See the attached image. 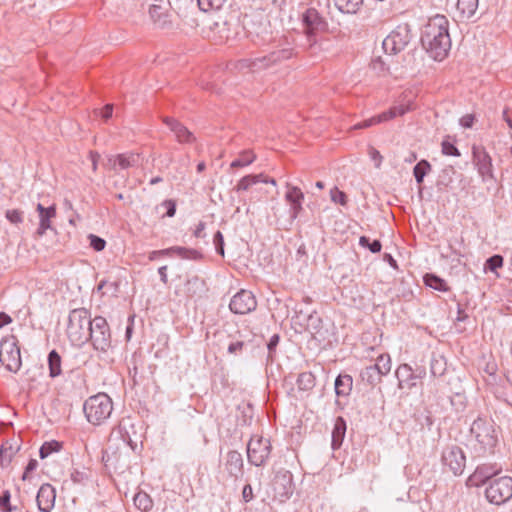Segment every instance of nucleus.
<instances>
[{"instance_id": "6e6d98bb", "label": "nucleus", "mask_w": 512, "mask_h": 512, "mask_svg": "<svg viewBox=\"0 0 512 512\" xmlns=\"http://www.w3.org/2000/svg\"><path fill=\"white\" fill-rule=\"evenodd\" d=\"M242 497L245 502H249L253 499V491L251 485L247 484L243 487Z\"/></svg>"}, {"instance_id": "37998d69", "label": "nucleus", "mask_w": 512, "mask_h": 512, "mask_svg": "<svg viewBox=\"0 0 512 512\" xmlns=\"http://www.w3.org/2000/svg\"><path fill=\"white\" fill-rule=\"evenodd\" d=\"M257 183H258V178L257 177H251V175H247V176H244L243 178L240 179V181L238 182V184H237L235 189L237 191H246L252 185L257 184Z\"/></svg>"}, {"instance_id": "5fc2aeb1", "label": "nucleus", "mask_w": 512, "mask_h": 512, "mask_svg": "<svg viewBox=\"0 0 512 512\" xmlns=\"http://www.w3.org/2000/svg\"><path fill=\"white\" fill-rule=\"evenodd\" d=\"M473 123H474V116L472 114H467L460 119V124L464 128H471Z\"/></svg>"}, {"instance_id": "f704fd0d", "label": "nucleus", "mask_w": 512, "mask_h": 512, "mask_svg": "<svg viewBox=\"0 0 512 512\" xmlns=\"http://www.w3.org/2000/svg\"><path fill=\"white\" fill-rule=\"evenodd\" d=\"M48 365L49 374L52 378H55L61 374V357L55 350H52L48 354Z\"/></svg>"}, {"instance_id": "de8ad7c7", "label": "nucleus", "mask_w": 512, "mask_h": 512, "mask_svg": "<svg viewBox=\"0 0 512 512\" xmlns=\"http://www.w3.org/2000/svg\"><path fill=\"white\" fill-rule=\"evenodd\" d=\"M213 242L217 253L220 254L221 256H224V238L223 234L220 231H217L214 234Z\"/></svg>"}, {"instance_id": "09e8293b", "label": "nucleus", "mask_w": 512, "mask_h": 512, "mask_svg": "<svg viewBox=\"0 0 512 512\" xmlns=\"http://www.w3.org/2000/svg\"><path fill=\"white\" fill-rule=\"evenodd\" d=\"M442 152L448 156H460L459 150L456 146L448 141L442 142Z\"/></svg>"}, {"instance_id": "cd10ccee", "label": "nucleus", "mask_w": 512, "mask_h": 512, "mask_svg": "<svg viewBox=\"0 0 512 512\" xmlns=\"http://www.w3.org/2000/svg\"><path fill=\"white\" fill-rule=\"evenodd\" d=\"M110 162L113 161V167L115 168L118 164L121 169H127L129 167L137 166L140 162L139 154H119L114 159H109Z\"/></svg>"}, {"instance_id": "864d4df0", "label": "nucleus", "mask_w": 512, "mask_h": 512, "mask_svg": "<svg viewBox=\"0 0 512 512\" xmlns=\"http://www.w3.org/2000/svg\"><path fill=\"white\" fill-rule=\"evenodd\" d=\"M369 155L371 159L375 162V167L379 168L382 162V156L378 150H376L373 147H370L369 149Z\"/></svg>"}, {"instance_id": "39448f33", "label": "nucleus", "mask_w": 512, "mask_h": 512, "mask_svg": "<svg viewBox=\"0 0 512 512\" xmlns=\"http://www.w3.org/2000/svg\"><path fill=\"white\" fill-rule=\"evenodd\" d=\"M487 501L494 505H502L512 498V477L501 476L490 480L485 488Z\"/></svg>"}, {"instance_id": "20e7f679", "label": "nucleus", "mask_w": 512, "mask_h": 512, "mask_svg": "<svg viewBox=\"0 0 512 512\" xmlns=\"http://www.w3.org/2000/svg\"><path fill=\"white\" fill-rule=\"evenodd\" d=\"M83 410L90 423L99 425L110 417L113 410L112 400L107 394L99 393L85 401Z\"/></svg>"}, {"instance_id": "2f4dec72", "label": "nucleus", "mask_w": 512, "mask_h": 512, "mask_svg": "<svg viewBox=\"0 0 512 512\" xmlns=\"http://www.w3.org/2000/svg\"><path fill=\"white\" fill-rule=\"evenodd\" d=\"M424 283L428 287L441 292H447L450 289L446 281L435 274H426L424 276Z\"/></svg>"}, {"instance_id": "a878e982", "label": "nucleus", "mask_w": 512, "mask_h": 512, "mask_svg": "<svg viewBox=\"0 0 512 512\" xmlns=\"http://www.w3.org/2000/svg\"><path fill=\"white\" fill-rule=\"evenodd\" d=\"M149 15L151 20L159 28H166L170 25L168 15L165 12L164 7L158 4H152L149 8Z\"/></svg>"}, {"instance_id": "e2e57ef3", "label": "nucleus", "mask_w": 512, "mask_h": 512, "mask_svg": "<svg viewBox=\"0 0 512 512\" xmlns=\"http://www.w3.org/2000/svg\"><path fill=\"white\" fill-rule=\"evenodd\" d=\"M12 321L11 317L4 312L0 313V329Z\"/></svg>"}, {"instance_id": "6e6552de", "label": "nucleus", "mask_w": 512, "mask_h": 512, "mask_svg": "<svg viewBox=\"0 0 512 512\" xmlns=\"http://www.w3.org/2000/svg\"><path fill=\"white\" fill-rule=\"evenodd\" d=\"M411 37V30L408 24L398 25L383 40V49L387 54L395 55L406 48L411 41Z\"/></svg>"}, {"instance_id": "ea45409f", "label": "nucleus", "mask_w": 512, "mask_h": 512, "mask_svg": "<svg viewBox=\"0 0 512 512\" xmlns=\"http://www.w3.org/2000/svg\"><path fill=\"white\" fill-rule=\"evenodd\" d=\"M61 449V444L57 441L45 442L40 450L39 455L42 459L48 457L52 452H58Z\"/></svg>"}, {"instance_id": "49530a36", "label": "nucleus", "mask_w": 512, "mask_h": 512, "mask_svg": "<svg viewBox=\"0 0 512 512\" xmlns=\"http://www.w3.org/2000/svg\"><path fill=\"white\" fill-rule=\"evenodd\" d=\"M89 240H90V246L95 250V251H102L105 246H106V241L99 237V236H96L94 234H90L88 236Z\"/></svg>"}, {"instance_id": "dca6fc26", "label": "nucleus", "mask_w": 512, "mask_h": 512, "mask_svg": "<svg viewBox=\"0 0 512 512\" xmlns=\"http://www.w3.org/2000/svg\"><path fill=\"white\" fill-rule=\"evenodd\" d=\"M395 374L398 379V387L400 389L411 390L416 386L417 380L425 375V370L421 369L417 373H414L408 364H401Z\"/></svg>"}, {"instance_id": "a18cd8bd", "label": "nucleus", "mask_w": 512, "mask_h": 512, "mask_svg": "<svg viewBox=\"0 0 512 512\" xmlns=\"http://www.w3.org/2000/svg\"><path fill=\"white\" fill-rule=\"evenodd\" d=\"M247 347H248V343H246L242 340H237L235 342H231L228 345V353L233 354V355H238V354H241L243 352V350L246 349Z\"/></svg>"}, {"instance_id": "7c9ffc66", "label": "nucleus", "mask_w": 512, "mask_h": 512, "mask_svg": "<svg viewBox=\"0 0 512 512\" xmlns=\"http://www.w3.org/2000/svg\"><path fill=\"white\" fill-rule=\"evenodd\" d=\"M334 2L339 11L348 14L356 13L363 4V0H334Z\"/></svg>"}, {"instance_id": "c9c22d12", "label": "nucleus", "mask_w": 512, "mask_h": 512, "mask_svg": "<svg viewBox=\"0 0 512 512\" xmlns=\"http://www.w3.org/2000/svg\"><path fill=\"white\" fill-rule=\"evenodd\" d=\"M381 375H387L391 370V359L388 354H381L377 357L376 363L372 365Z\"/></svg>"}, {"instance_id": "7ed1b4c3", "label": "nucleus", "mask_w": 512, "mask_h": 512, "mask_svg": "<svg viewBox=\"0 0 512 512\" xmlns=\"http://www.w3.org/2000/svg\"><path fill=\"white\" fill-rule=\"evenodd\" d=\"M93 319L91 313L86 308L73 309L69 313L67 335L69 340L77 346L88 342L89 329Z\"/></svg>"}, {"instance_id": "f3484780", "label": "nucleus", "mask_w": 512, "mask_h": 512, "mask_svg": "<svg viewBox=\"0 0 512 512\" xmlns=\"http://www.w3.org/2000/svg\"><path fill=\"white\" fill-rule=\"evenodd\" d=\"M286 194L285 200L289 204V214L291 219H296L299 213L302 211V203L304 200V193L302 190L292 185L290 182L285 183Z\"/></svg>"}, {"instance_id": "aec40b11", "label": "nucleus", "mask_w": 512, "mask_h": 512, "mask_svg": "<svg viewBox=\"0 0 512 512\" xmlns=\"http://www.w3.org/2000/svg\"><path fill=\"white\" fill-rule=\"evenodd\" d=\"M163 122L169 127L171 132L174 133L175 138L179 143L190 144L196 140L193 133L178 120L170 117H164Z\"/></svg>"}, {"instance_id": "1a4fd4ad", "label": "nucleus", "mask_w": 512, "mask_h": 512, "mask_svg": "<svg viewBox=\"0 0 512 512\" xmlns=\"http://www.w3.org/2000/svg\"><path fill=\"white\" fill-rule=\"evenodd\" d=\"M271 453V444L268 439L261 436H253L247 445V458L250 464L262 466Z\"/></svg>"}, {"instance_id": "f03ea898", "label": "nucleus", "mask_w": 512, "mask_h": 512, "mask_svg": "<svg viewBox=\"0 0 512 512\" xmlns=\"http://www.w3.org/2000/svg\"><path fill=\"white\" fill-rule=\"evenodd\" d=\"M469 442L476 456L492 453L498 442L494 422L482 417L474 420L470 427Z\"/></svg>"}, {"instance_id": "8fccbe9b", "label": "nucleus", "mask_w": 512, "mask_h": 512, "mask_svg": "<svg viewBox=\"0 0 512 512\" xmlns=\"http://www.w3.org/2000/svg\"><path fill=\"white\" fill-rule=\"evenodd\" d=\"M6 218L13 224H18L23 221L22 212L14 209L6 212Z\"/></svg>"}, {"instance_id": "c85d7f7f", "label": "nucleus", "mask_w": 512, "mask_h": 512, "mask_svg": "<svg viewBox=\"0 0 512 512\" xmlns=\"http://www.w3.org/2000/svg\"><path fill=\"white\" fill-rule=\"evenodd\" d=\"M478 8V0H458L457 10L461 19H470L474 16Z\"/></svg>"}, {"instance_id": "0e129e2a", "label": "nucleus", "mask_w": 512, "mask_h": 512, "mask_svg": "<svg viewBox=\"0 0 512 512\" xmlns=\"http://www.w3.org/2000/svg\"><path fill=\"white\" fill-rule=\"evenodd\" d=\"M204 229H205V223H204V222H200V223L197 225V227H196V229H195V231H194V235H195L196 237H198V238L203 237V236H204V235H203V231H204Z\"/></svg>"}, {"instance_id": "79ce46f5", "label": "nucleus", "mask_w": 512, "mask_h": 512, "mask_svg": "<svg viewBox=\"0 0 512 512\" xmlns=\"http://www.w3.org/2000/svg\"><path fill=\"white\" fill-rule=\"evenodd\" d=\"M330 199L332 202L339 204L341 206L347 205V195L339 190L337 187H333L330 190Z\"/></svg>"}, {"instance_id": "423d86ee", "label": "nucleus", "mask_w": 512, "mask_h": 512, "mask_svg": "<svg viewBox=\"0 0 512 512\" xmlns=\"http://www.w3.org/2000/svg\"><path fill=\"white\" fill-rule=\"evenodd\" d=\"M0 362L13 373L21 368L20 348L14 335L7 336L0 342Z\"/></svg>"}, {"instance_id": "4d7b16f0", "label": "nucleus", "mask_w": 512, "mask_h": 512, "mask_svg": "<svg viewBox=\"0 0 512 512\" xmlns=\"http://www.w3.org/2000/svg\"><path fill=\"white\" fill-rule=\"evenodd\" d=\"M37 466H38L37 460L31 459L25 468L22 478L25 480L28 477L29 473L34 471L37 468Z\"/></svg>"}, {"instance_id": "6ab92c4d", "label": "nucleus", "mask_w": 512, "mask_h": 512, "mask_svg": "<svg viewBox=\"0 0 512 512\" xmlns=\"http://www.w3.org/2000/svg\"><path fill=\"white\" fill-rule=\"evenodd\" d=\"M272 485L278 496L288 498L293 492L292 474L286 470L277 472Z\"/></svg>"}, {"instance_id": "4c0bfd02", "label": "nucleus", "mask_w": 512, "mask_h": 512, "mask_svg": "<svg viewBox=\"0 0 512 512\" xmlns=\"http://www.w3.org/2000/svg\"><path fill=\"white\" fill-rule=\"evenodd\" d=\"M256 159V156L251 151H243L240 156L232 161L231 168H239V167H245L250 165L254 160Z\"/></svg>"}, {"instance_id": "2eb2a0df", "label": "nucleus", "mask_w": 512, "mask_h": 512, "mask_svg": "<svg viewBox=\"0 0 512 512\" xmlns=\"http://www.w3.org/2000/svg\"><path fill=\"white\" fill-rule=\"evenodd\" d=\"M409 110H410V105L401 104V105L394 106L386 112H383L377 116L371 117L367 120H364V121L356 124L354 126V129H364V128L371 127L373 125L393 119L397 116H402Z\"/></svg>"}, {"instance_id": "5701e85b", "label": "nucleus", "mask_w": 512, "mask_h": 512, "mask_svg": "<svg viewBox=\"0 0 512 512\" xmlns=\"http://www.w3.org/2000/svg\"><path fill=\"white\" fill-rule=\"evenodd\" d=\"M173 254H177L182 258H193L196 259L199 256V253L196 250H189L183 247H171L162 250H155L149 253L148 259L150 261L156 260L160 256H172Z\"/></svg>"}, {"instance_id": "c03bdc74", "label": "nucleus", "mask_w": 512, "mask_h": 512, "mask_svg": "<svg viewBox=\"0 0 512 512\" xmlns=\"http://www.w3.org/2000/svg\"><path fill=\"white\" fill-rule=\"evenodd\" d=\"M503 266V257L501 255H493L487 259L485 267L494 272Z\"/></svg>"}, {"instance_id": "9b49d317", "label": "nucleus", "mask_w": 512, "mask_h": 512, "mask_svg": "<svg viewBox=\"0 0 512 512\" xmlns=\"http://www.w3.org/2000/svg\"><path fill=\"white\" fill-rule=\"evenodd\" d=\"M304 32L307 36L309 45L312 46L316 43L315 36L319 31H322L326 27L325 21L322 19L316 9H308L302 17Z\"/></svg>"}, {"instance_id": "a211bd4d", "label": "nucleus", "mask_w": 512, "mask_h": 512, "mask_svg": "<svg viewBox=\"0 0 512 512\" xmlns=\"http://www.w3.org/2000/svg\"><path fill=\"white\" fill-rule=\"evenodd\" d=\"M473 159L483 180L493 179V165L490 155L483 148H473Z\"/></svg>"}, {"instance_id": "e433bc0d", "label": "nucleus", "mask_w": 512, "mask_h": 512, "mask_svg": "<svg viewBox=\"0 0 512 512\" xmlns=\"http://www.w3.org/2000/svg\"><path fill=\"white\" fill-rule=\"evenodd\" d=\"M431 170V165L427 160L419 161L413 169L415 180L418 184H421L424 180L425 175Z\"/></svg>"}, {"instance_id": "3c124183", "label": "nucleus", "mask_w": 512, "mask_h": 512, "mask_svg": "<svg viewBox=\"0 0 512 512\" xmlns=\"http://www.w3.org/2000/svg\"><path fill=\"white\" fill-rule=\"evenodd\" d=\"M10 502V493L8 491L3 492L0 495V508L3 512H11L12 508L9 505Z\"/></svg>"}, {"instance_id": "bb28decb", "label": "nucleus", "mask_w": 512, "mask_h": 512, "mask_svg": "<svg viewBox=\"0 0 512 512\" xmlns=\"http://www.w3.org/2000/svg\"><path fill=\"white\" fill-rule=\"evenodd\" d=\"M353 379L348 374H340L335 379V393L337 396H348L352 390Z\"/></svg>"}, {"instance_id": "0eeeda50", "label": "nucleus", "mask_w": 512, "mask_h": 512, "mask_svg": "<svg viewBox=\"0 0 512 512\" xmlns=\"http://www.w3.org/2000/svg\"><path fill=\"white\" fill-rule=\"evenodd\" d=\"M88 341H91L94 349L106 352L111 346V332L105 318L97 316L93 319L89 329Z\"/></svg>"}, {"instance_id": "58836bf2", "label": "nucleus", "mask_w": 512, "mask_h": 512, "mask_svg": "<svg viewBox=\"0 0 512 512\" xmlns=\"http://www.w3.org/2000/svg\"><path fill=\"white\" fill-rule=\"evenodd\" d=\"M297 384L300 390H310L315 385V377L311 372H304L298 376Z\"/></svg>"}, {"instance_id": "ddd939ff", "label": "nucleus", "mask_w": 512, "mask_h": 512, "mask_svg": "<svg viewBox=\"0 0 512 512\" xmlns=\"http://www.w3.org/2000/svg\"><path fill=\"white\" fill-rule=\"evenodd\" d=\"M257 301L252 292L240 290L230 300L229 308L234 314H248L255 310Z\"/></svg>"}, {"instance_id": "13d9d810", "label": "nucleus", "mask_w": 512, "mask_h": 512, "mask_svg": "<svg viewBox=\"0 0 512 512\" xmlns=\"http://www.w3.org/2000/svg\"><path fill=\"white\" fill-rule=\"evenodd\" d=\"M165 206H167V212H166V215L168 217H173L175 215V212H176V206H175V203L171 200H166L164 203H163Z\"/></svg>"}, {"instance_id": "4be33fe9", "label": "nucleus", "mask_w": 512, "mask_h": 512, "mask_svg": "<svg viewBox=\"0 0 512 512\" xmlns=\"http://www.w3.org/2000/svg\"><path fill=\"white\" fill-rule=\"evenodd\" d=\"M243 465L242 455L238 451L232 450L227 453L225 470L231 477L235 479L242 477Z\"/></svg>"}, {"instance_id": "72a5a7b5", "label": "nucleus", "mask_w": 512, "mask_h": 512, "mask_svg": "<svg viewBox=\"0 0 512 512\" xmlns=\"http://www.w3.org/2000/svg\"><path fill=\"white\" fill-rule=\"evenodd\" d=\"M134 505L141 511L146 512L152 509L153 501L151 497L145 492H138L133 497Z\"/></svg>"}, {"instance_id": "412c9836", "label": "nucleus", "mask_w": 512, "mask_h": 512, "mask_svg": "<svg viewBox=\"0 0 512 512\" xmlns=\"http://www.w3.org/2000/svg\"><path fill=\"white\" fill-rule=\"evenodd\" d=\"M55 497V489L50 484H43L36 497L39 510L42 512H50L54 507Z\"/></svg>"}, {"instance_id": "b1692460", "label": "nucleus", "mask_w": 512, "mask_h": 512, "mask_svg": "<svg viewBox=\"0 0 512 512\" xmlns=\"http://www.w3.org/2000/svg\"><path fill=\"white\" fill-rule=\"evenodd\" d=\"M37 211L39 213V228L37 234L43 236L45 232L51 228L50 220L56 216L55 206L45 208L41 203L37 204Z\"/></svg>"}, {"instance_id": "4468645a", "label": "nucleus", "mask_w": 512, "mask_h": 512, "mask_svg": "<svg viewBox=\"0 0 512 512\" xmlns=\"http://www.w3.org/2000/svg\"><path fill=\"white\" fill-rule=\"evenodd\" d=\"M293 55L291 48H281L270 52L268 55L255 58L251 62L254 71L268 68L272 65L280 63L283 60L290 59Z\"/></svg>"}, {"instance_id": "774afa93", "label": "nucleus", "mask_w": 512, "mask_h": 512, "mask_svg": "<svg viewBox=\"0 0 512 512\" xmlns=\"http://www.w3.org/2000/svg\"><path fill=\"white\" fill-rule=\"evenodd\" d=\"M98 158H99L98 154L91 153L92 168H93L94 171L97 169Z\"/></svg>"}, {"instance_id": "473e14b6", "label": "nucleus", "mask_w": 512, "mask_h": 512, "mask_svg": "<svg viewBox=\"0 0 512 512\" xmlns=\"http://www.w3.org/2000/svg\"><path fill=\"white\" fill-rule=\"evenodd\" d=\"M382 376L372 365L367 366L360 372V377L362 381L370 384L376 385L381 382Z\"/></svg>"}, {"instance_id": "680f3d73", "label": "nucleus", "mask_w": 512, "mask_h": 512, "mask_svg": "<svg viewBox=\"0 0 512 512\" xmlns=\"http://www.w3.org/2000/svg\"><path fill=\"white\" fill-rule=\"evenodd\" d=\"M167 266L164 265V266H161L159 269H158V273L160 275V279L161 281L164 283V284H167L168 282V277H167Z\"/></svg>"}, {"instance_id": "69168bd1", "label": "nucleus", "mask_w": 512, "mask_h": 512, "mask_svg": "<svg viewBox=\"0 0 512 512\" xmlns=\"http://www.w3.org/2000/svg\"><path fill=\"white\" fill-rule=\"evenodd\" d=\"M503 119L512 128V116L508 113V110L503 111Z\"/></svg>"}, {"instance_id": "603ef678", "label": "nucleus", "mask_w": 512, "mask_h": 512, "mask_svg": "<svg viewBox=\"0 0 512 512\" xmlns=\"http://www.w3.org/2000/svg\"><path fill=\"white\" fill-rule=\"evenodd\" d=\"M280 337L278 334H274L271 336L270 340L267 343V349H268V357L272 358V353L275 351V348L277 347L279 343Z\"/></svg>"}, {"instance_id": "f8f14e48", "label": "nucleus", "mask_w": 512, "mask_h": 512, "mask_svg": "<svg viewBox=\"0 0 512 512\" xmlns=\"http://www.w3.org/2000/svg\"><path fill=\"white\" fill-rule=\"evenodd\" d=\"M501 470L502 468L496 464H481L468 477L467 485L470 487L489 485L490 480H494Z\"/></svg>"}, {"instance_id": "338daca9", "label": "nucleus", "mask_w": 512, "mask_h": 512, "mask_svg": "<svg viewBox=\"0 0 512 512\" xmlns=\"http://www.w3.org/2000/svg\"><path fill=\"white\" fill-rule=\"evenodd\" d=\"M370 243H371V242H370L369 238H368V237H366V236H361V237H360V239H359V244H360V246H362V247H364V248H367V249H368V247H369Z\"/></svg>"}, {"instance_id": "393cba45", "label": "nucleus", "mask_w": 512, "mask_h": 512, "mask_svg": "<svg viewBox=\"0 0 512 512\" xmlns=\"http://www.w3.org/2000/svg\"><path fill=\"white\" fill-rule=\"evenodd\" d=\"M346 433V422L342 417H337L332 430L331 446L333 450H337L342 445Z\"/></svg>"}, {"instance_id": "f257e3e1", "label": "nucleus", "mask_w": 512, "mask_h": 512, "mask_svg": "<svg viewBox=\"0 0 512 512\" xmlns=\"http://www.w3.org/2000/svg\"><path fill=\"white\" fill-rule=\"evenodd\" d=\"M421 43L426 52L436 61H442L450 51L451 39L448 20L444 15L429 19L421 35Z\"/></svg>"}, {"instance_id": "bf43d9fd", "label": "nucleus", "mask_w": 512, "mask_h": 512, "mask_svg": "<svg viewBox=\"0 0 512 512\" xmlns=\"http://www.w3.org/2000/svg\"><path fill=\"white\" fill-rule=\"evenodd\" d=\"M382 248V245H381V242L379 240H374L370 243L368 249L372 252V253H378L380 252Z\"/></svg>"}, {"instance_id": "c756f323", "label": "nucleus", "mask_w": 512, "mask_h": 512, "mask_svg": "<svg viewBox=\"0 0 512 512\" xmlns=\"http://www.w3.org/2000/svg\"><path fill=\"white\" fill-rule=\"evenodd\" d=\"M446 359L439 354H433L430 360V373L433 377L442 376L446 371Z\"/></svg>"}, {"instance_id": "9d476101", "label": "nucleus", "mask_w": 512, "mask_h": 512, "mask_svg": "<svg viewBox=\"0 0 512 512\" xmlns=\"http://www.w3.org/2000/svg\"><path fill=\"white\" fill-rule=\"evenodd\" d=\"M441 461L443 466L455 476L464 472L466 457L463 450L457 445L447 446L442 452Z\"/></svg>"}, {"instance_id": "052dcab7", "label": "nucleus", "mask_w": 512, "mask_h": 512, "mask_svg": "<svg viewBox=\"0 0 512 512\" xmlns=\"http://www.w3.org/2000/svg\"><path fill=\"white\" fill-rule=\"evenodd\" d=\"M113 112V106L110 104H107L101 111L102 117L105 119H108L111 117Z\"/></svg>"}, {"instance_id": "a19ab883", "label": "nucleus", "mask_w": 512, "mask_h": 512, "mask_svg": "<svg viewBox=\"0 0 512 512\" xmlns=\"http://www.w3.org/2000/svg\"><path fill=\"white\" fill-rule=\"evenodd\" d=\"M201 10L208 12L210 10L220 9L227 0H197Z\"/></svg>"}]
</instances>
